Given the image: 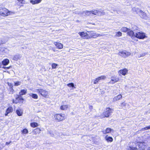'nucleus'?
I'll use <instances>...</instances> for the list:
<instances>
[{
	"label": "nucleus",
	"mask_w": 150,
	"mask_h": 150,
	"mask_svg": "<svg viewBox=\"0 0 150 150\" xmlns=\"http://www.w3.org/2000/svg\"><path fill=\"white\" fill-rule=\"evenodd\" d=\"M41 130L39 128H37L36 129H35L33 131V134H35L36 135L37 134H39Z\"/></svg>",
	"instance_id": "obj_18"
},
{
	"label": "nucleus",
	"mask_w": 150,
	"mask_h": 150,
	"mask_svg": "<svg viewBox=\"0 0 150 150\" xmlns=\"http://www.w3.org/2000/svg\"><path fill=\"white\" fill-rule=\"evenodd\" d=\"M129 29V28L126 27H122L120 29V30L123 32H126L128 31Z\"/></svg>",
	"instance_id": "obj_30"
},
{
	"label": "nucleus",
	"mask_w": 150,
	"mask_h": 150,
	"mask_svg": "<svg viewBox=\"0 0 150 150\" xmlns=\"http://www.w3.org/2000/svg\"><path fill=\"white\" fill-rule=\"evenodd\" d=\"M105 138L106 140L108 142H112L113 141V139L112 137H110L108 136L107 135L105 137Z\"/></svg>",
	"instance_id": "obj_23"
},
{
	"label": "nucleus",
	"mask_w": 150,
	"mask_h": 150,
	"mask_svg": "<svg viewBox=\"0 0 150 150\" xmlns=\"http://www.w3.org/2000/svg\"><path fill=\"white\" fill-rule=\"evenodd\" d=\"M22 132L23 134H27L28 133V130L27 129H25L22 131Z\"/></svg>",
	"instance_id": "obj_37"
},
{
	"label": "nucleus",
	"mask_w": 150,
	"mask_h": 150,
	"mask_svg": "<svg viewBox=\"0 0 150 150\" xmlns=\"http://www.w3.org/2000/svg\"><path fill=\"white\" fill-rule=\"evenodd\" d=\"M42 0H30V2L33 5L38 4L41 2Z\"/></svg>",
	"instance_id": "obj_16"
},
{
	"label": "nucleus",
	"mask_w": 150,
	"mask_h": 150,
	"mask_svg": "<svg viewBox=\"0 0 150 150\" xmlns=\"http://www.w3.org/2000/svg\"><path fill=\"white\" fill-rule=\"evenodd\" d=\"M16 112L18 116H21L23 115V110L21 109H19L16 110Z\"/></svg>",
	"instance_id": "obj_13"
},
{
	"label": "nucleus",
	"mask_w": 150,
	"mask_h": 150,
	"mask_svg": "<svg viewBox=\"0 0 150 150\" xmlns=\"http://www.w3.org/2000/svg\"><path fill=\"white\" fill-rule=\"evenodd\" d=\"M18 1L20 2L22 4H25V1L24 0H17Z\"/></svg>",
	"instance_id": "obj_41"
},
{
	"label": "nucleus",
	"mask_w": 150,
	"mask_h": 150,
	"mask_svg": "<svg viewBox=\"0 0 150 150\" xmlns=\"http://www.w3.org/2000/svg\"><path fill=\"white\" fill-rule=\"evenodd\" d=\"M90 108L91 109H92V106H90Z\"/></svg>",
	"instance_id": "obj_50"
},
{
	"label": "nucleus",
	"mask_w": 150,
	"mask_h": 150,
	"mask_svg": "<svg viewBox=\"0 0 150 150\" xmlns=\"http://www.w3.org/2000/svg\"><path fill=\"white\" fill-rule=\"evenodd\" d=\"M123 53H124V57H128L131 54L130 52H127L125 50L124 51V52Z\"/></svg>",
	"instance_id": "obj_29"
},
{
	"label": "nucleus",
	"mask_w": 150,
	"mask_h": 150,
	"mask_svg": "<svg viewBox=\"0 0 150 150\" xmlns=\"http://www.w3.org/2000/svg\"><path fill=\"white\" fill-rule=\"evenodd\" d=\"M11 141H10L9 142H6V145H8L10 144L11 143Z\"/></svg>",
	"instance_id": "obj_49"
},
{
	"label": "nucleus",
	"mask_w": 150,
	"mask_h": 150,
	"mask_svg": "<svg viewBox=\"0 0 150 150\" xmlns=\"http://www.w3.org/2000/svg\"><path fill=\"white\" fill-rule=\"evenodd\" d=\"M136 33L135 31H133L129 29L128 30L127 34L132 38L135 37V33Z\"/></svg>",
	"instance_id": "obj_9"
},
{
	"label": "nucleus",
	"mask_w": 150,
	"mask_h": 150,
	"mask_svg": "<svg viewBox=\"0 0 150 150\" xmlns=\"http://www.w3.org/2000/svg\"><path fill=\"white\" fill-rule=\"evenodd\" d=\"M113 111V110L110 108H107L105 111L104 112L103 114L105 117H108L110 115H111Z\"/></svg>",
	"instance_id": "obj_5"
},
{
	"label": "nucleus",
	"mask_w": 150,
	"mask_h": 150,
	"mask_svg": "<svg viewBox=\"0 0 150 150\" xmlns=\"http://www.w3.org/2000/svg\"><path fill=\"white\" fill-rule=\"evenodd\" d=\"M135 37L139 39H144L147 38L145 33L142 32H137L135 33Z\"/></svg>",
	"instance_id": "obj_3"
},
{
	"label": "nucleus",
	"mask_w": 150,
	"mask_h": 150,
	"mask_svg": "<svg viewBox=\"0 0 150 150\" xmlns=\"http://www.w3.org/2000/svg\"><path fill=\"white\" fill-rule=\"evenodd\" d=\"M128 150H137L136 148L129 146L128 149Z\"/></svg>",
	"instance_id": "obj_36"
},
{
	"label": "nucleus",
	"mask_w": 150,
	"mask_h": 150,
	"mask_svg": "<svg viewBox=\"0 0 150 150\" xmlns=\"http://www.w3.org/2000/svg\"><path fill=\"white\" fill-rule=\"evenodd\" d=\"M132 10L133 11H135V12H136L137 13H139L140 16L141 18L145 19H147V17L146 14L138 8H133Z\"/></svg>",
	"instance_id": "obj_2"
},
{
	"label": "nucleus",
	"mask_w": 150,
	"mask_h": 150,
	"mask_svg": "<svg viewBox=\"0 0 150 150\" xmlns=\"http://www.w3.org/2000/svg\"><path fill=\"white\" fill-rule=\"evenodd\" d=\"M126 105V103L124 102H123L121 104V107H123L125 106Z\"/></svg>",
	"instance_id": "obj_45"
},
{
	"label": "nucleus",
	"mask_w": 150,
	"mask_h": 150,
	"mask_svg": "<svg viewBox=\"0 0 150 150\" xmlns=\"http://www.w3.org/2000/svg\"><path fill=\"white\" fill-rule=\"evenodd\" d=\"M91 11L92 14L96 16H101L105 14V12L101 9L98 10H94Z\"/></svg>",
	"instance_id": "obj_4"
},
{
	"label": "nucleus",
	"mask_w": 150,
	"mask_h": 150,
	"mask_svg": "<svg viewBox=\"0 0 150 150\" xmlns=\"http://www.w3.org/2000/svg\"><path fill=\"white\" fill-rule=\"evenodd\" d=\"M21 82L19 81L14 82V86H18L20 85Z\"/></svg>",
	"instance_id": "obj_38"
},
{
	"label": "nucleus",
	"mask_w": 150,
	"mask_h": 150,
	"mask_svg": "<svg viewBox=\"0 0 150 150\" xmlns=\"http://www.w3.org/2000/svg\"><path fill=\"white\" fill-rule=\"evenodd\" d=\"M11 67V66L10 67H6L4 66L2 67V68L3 69H10V68Z\"/></svg>",
	"instance_id": "obj_46"
},
{
	"label": "nucleus",
	"mask_w": 150,
	"mask_h": 150,
	"mask_svg": "<svg viewBox=\"0 0 150 150\" xmlns=\"http://www.w3.org/2000/svg\"><path fill=\"white\" fill-rule=\"evenodd\" d=\"M50 134V135L52 136L53 137L54 136V134L52 133V132L51 131H49L48 132Z\"/></svg>",
	"instance_id": "obj_47"
},
{
	"label": "nucleus",
	"mask_w": 150,
	"mask_h": 150,
	"mask_svg": "<svg viewBox=\"0 0 150 150\" xmlns=\"http://www.w3.org/2000/svg\"><path fill=\"white\" fill-rule=\"evenodd\" d=\"M79 34L81 37H86L88 36V34L86 33H84V32H79Z\"/></svg>",
	"instance_id": "obj_25"
},
{
	"label": "nucleus",
	"mask_w": 150,
	"mask_h": 150,
	"mask_svg": "<svg viewBox=\"0 0 150 150\" xmlns=\"http://www.w3.org/2000/svg\"><path fill=\"white\" fill-rule=\"evenodd\" d=\"M8 84L10 88V91H11L13 92V84L11 83L8 82Z\"/></svg>",
	"instance_id": "obj_27"
},
{
	"label": "nucleus",
	"mask_w": 150,
	"mask_h": 150,
	"mask_svg": "<svg viewBox=\"0 0 150 150\" xmlns=\"http://www.w3.org/2000/svg\"><path fill=\"white\" fill-rule=\"evenodd\" d=\"M54 117L55 119L59 121L63 120L65 119L64 114H56L55 115Z\"/></svg>",
	"instance_id": "obj_6"
},
{
	"label": "nucleus",
	"mask_w": 150,
	"mask_h": 150,
	"mask_svg": "<svg viewBox=\"0 0 150 150\" xmlns=\"http://www.w3.org/2000/svg\"><path fill=\"white\" fill-rule=\"evenodd\" d=\"M13 109L12 107H9L6 111L5 115L7 116L8 113L12 112H13Z\"/></svg>",
	"instance_id": "obj_12"
},
{
	"label": "nucleus",
	"mask_w": 150,
	"mask_h": 150,
	"mask_svg": "<svg viewBox=\"0 0 150 150\" xmlns=\"http://www.w3.org/2000/svg\"><path fill=\"white\" fill-rule=\"evenodd\" d=\"M68 108V106L67 105H63L60 107V109L62 110H64Z\"/></svg>",
	"instance_id": "obj_32"
},
{
	"label": "nucleus",
	"mask_w": 150,
	"mask_h": 150,
	"mask_svg": "<svg viewBox=\"0 0 150 150\" xmlns=\"http://www.w3.org/2000/svg\"><path fill=\"white\" fill-rule=\"evenodd\" d=\"M54 44L56 47L59 49H62L63 47V45L62 44L57 42H55L54 43Z\"/></svg>",
	"instance_id": "obj_15"
},
{
	"label": "nucleus",
	"mask_w": 150,
	"mask_h": 150,
	"mask_svg": "<svg viewBox=\"0 0 150 150\" xmlns=\"http://www.w3.org/2000/svg\"><path fill=\"white\" fill-rule=\"evenodd\" d=\"M13 103H14V100H13Z\"/></svg>",
	"instance_id": "obj_52"
},
{
	"label": "nucleus",
	"mask_w": 150,
	"mask_h": 150,
	"mask_svg": "<svg viewBox=\"0 0 150 150\" xmlns=\"http://www.w3.org/2000/svg\"><path fill=\"white\" fill-rule=\"evenodd\" d=\"M1 63H0V69L2 67H1Z\"/></svg>",
	"instance_id": "obj_51"
},
{
	"label": "nucleus",
	"mask_w": 150,
	"mask_h": 150,
	"mask_svg": "<svg viewBox=\"0 0 150 150\" xmlns=\"http://www.w3.org/2000/svg\"><path fill=\"white\" fill-rule=\"evenodd\" d=\"M119 80V79L118 78H113L111 79L110 83H111L113 84L115 82L118 81Z\"/></svg>",
	"instance_id": "obj_20"
},
{
	"label": "nucleus",
	"mask_w": 150,
	"mask_h": 150,
	"mask_svg": "<svg viewBox=\"0 0 150 150\" xmlns=\"http://www.w3.org/2000/svg\"><path fill=\"white\" fill-rule=\"evenodd\" d=\"M72 96H74V97L76 96H77V95H76V94L75 93H73L71 94L70 95H69L68 96V97L69 98L70 97H71Z\"/></svg>",
	"instance_id": "obj_42"
},
{
	"label": "nucleus",
	"mask_w": 150,
	"mask_h": 150,
	"mask_svg": "<svg viewBox=\"0 0 150 150\" xmlns=\"http://www.w3.org/2000/svg\"><path fill=\"white\" fill-rule=\"evenodd\" d=\"M148 150H150V149H148Z\"/></svg>",
	"instance_id": "obj_53"
},
{
	"label": "nucleus",
	"mask_w": 150,
	"mask_h": 150,
	"mask_svg": "<svg viewBox=\"0 0 150 150\" xmlns=\"http://www.w3.org/2000/svg\"><path fill=\"white\" fill-rule=\"evenodd\" d=\"M88 35H89V37L93 38H95L98 36H100V34L96 33L93 32H88Z\"/></svg>",
	"instance_id": "obj_10"
},
{
	"label": "nucleus",
	"mask_w": 150,
	"mask_h": 150,
	"mask_svg": "<svg viewBox=\"0 0 150 150\" xmlns=\"http://www.w3.org/2000/svg\"><path fill=\"white\" fill-rule=\"evenodd\" d=\"M115 37H120L122 36V33L120 32H118L116 33Z\"/></svg>",
	"instance_id": "obj_33"
},
{
	"label": "nucleus",
	"mask_w": 150,
	"mask_h": 150,
	"mask_svg": "<svg viewBox=\"0 0 150 150\" xmlns=\"http://www.w3.org/2000/svg\"><path fill=\"white\" fill-rule=\"evenodd\" d=\"M57 66V64L55 63H53L52 64V69H55Z\"/></svg>",
	"instance_id": "obj_39"
},
{
	"label": "nucleus",
	"mask_w": 150,
	"mask_h": 150,
	"mask_svg": "<svg viewBox=\"0 0 150 150\" xmlns=\"http://www.w3.org/2000/svg\"><path fill=\"white\" fill-rule=\"evenodd\" d=\"M14 12L9 11L8 9L4 7H1L0 8V14L1 15L5 16L10 15L14 14Z\"/></svg>",
	"instance_id": "obj_1"
},
{
	"label": "nucleus",
	"mask_w": 150,
	"mask_h": 150,
	"mask_svg": "<svg viewBox=\"0 0 150 150\" xmlns=\"http://www.w3.org/2000/svg\"><path fill=\"white\" fill-rule=\"evenodd\" d=\"M122 98V96L120 94H119L117 96L115 97L113 99V100L114 101L118 100Z\"/></svg>",
	"instance_id": "obj_22"
},
{
	"label": "nucleus",
	"mask_w": 150,
	"mask_h": 150,
	"mask_svg": "<svg viewBox=\"0 0 150 150\" xmlns=\"http://www.w3.org/2000/svg\"><path fill=\"white\" fill-rule=\"evenodd\" d=\"M112 130V129L110 128H108L106 129V130L105 131H103V134H106V133H108L110 132Z\"/></svg>",
	"instance_id": "obj_26"
},
{
	"label": "nucleus",
	"mask_w": 150,
	"mask_h": 150,
	"mask_svg": "<svg viewBox=\"0 0 150 150\" xmlns=\"http://www.w3.org/2000/svg\"><path fill=\"white\" fill-rule=\"evenodd\" d=\"M29 95L30 96L32 97L33 98L37 99L38 98V96L36 94L30 93Z\"/></svg>",
	"instance_id": "obj_21"
},
{
	"label": "nucleus",
	"mask_w": 150,
	"mask_h": 150,
	"mask_svg": "<svg viewBox=\"0 0 150 150\" xmlns=\"http://www.w3.org/2000/svg\"><path fill=\"white\" fill-rule=\"evenodd\" d=\"M83 13H84L86 15L88 16L90 14H91L92 13V11H84L83 12V13H82V14H83Z\"/></svg>",
	"instance_id": "obj_31"
},
{
	"label": "nucleus",
	"mask_w": 150,
	"mask_h": 150,
	"mask_svg": "<svg viewBox=\"0 0 150 150\" xmlns=\"http://www.w3.org/2000/svg\"><path fill=\"white\" fill-rule=\"evenodd\" d=\"M16 98V100L21 102H23V99L22 98V96H21L19 94V95H17Z\"/></svg>",
	"instance_id": "obj_17"
},
{
	"label": "nucleus",
	"mask_w": 150,
	"mask_h": 150,
	"mask_svg": "<svg viewBox=\"0 0 150 150\" xmlns=\"http://www.w3.org/2000/svg\"><path fill=\"white\" fill-rule=\"evenodd\" d=\"M149 129H150V125L148 127L142 128L143 130H146Z\"/></svg>",
	"instance_id": "obj_43"
},
{
	"label": "nucleus",
	"mask_w": 150,
	"mask_h": 150,
	"mask_svg": "<svg viewBox=\"0 0 150 150\" xmlns=\"http://www.w3.org/2000/svg\"><path fill=\"white\" fill-rule=\"evenodd\" d=\"M27 93L26 89H23L21 90L19 93V94L21 96H22L25 95Z\"/></svg>",
	"instance_id": "obj_24"
},
{
	"label": "nucleus",
	"mask_w": 150,
	"mask_h": 150,
	"mask_svg": "<svg viewBox=\"0 0 150 150\" xmlns=\"http://www.w3.org/2000/svg\"><path fill=\"white\" fill-rule=\"evenodd\" d=\"M67 86L69 87H74L75 88H76V87H74V83H70L67 84Z\"/></svg>",
	"instance_id": "obj_35"
},
{
	"label": "nucleus",
	"mask_w": 150,
	"mask_h": 150,
	"mask_svg": "<svg viewBox=\"0 0 150 150\" xmlns=\"http://www.w3.org/2000/svg\"><path fill=\"white\" fill-rule=\"evenodd\" d=\"M9 62V59H4L2 62V64L3 65L6 66L7 65Z\"/></svg>",
	"instance_id": "obj_19"
},
{
	"label": "nucleus",
	"mask_w": 150,
	"mask_h": 150,
	"mask_svg": "<svg viewBox=\"0 0 150 150\" xmlns=\"http://www.w3.org/2000/svg\"><path fill=\"white\" fill-rule=\"evenodd\" d=\"M21 57V56L20 54H17L12 56L11 58L13 60L17 61L20 59Z\"/></svg>",
	"instance_id": "obj_11"
},
{
	"label": "nucleus",
	"mask_w": 150,
	"mask_h": 150,
	"mask_svg": "<svg viewBox=\"0 0 150 150\" xmlns=\"http://www.w3.org/2000/svg\"><path fill=\"white\" fill-rule=\"evenodd\" d=\"M124 52V51H120L119 52L118 54L121 56L122 57H124V53H123Z\"/></svg>",
	"instance_id": "obj_34"
},
{
	"label": "nucleus",
	"mask_w": 150,
	"mask_h": 150,
	"mask_svg": "<svg viewBox=\"0 0 150 150\" xmlns=\"http://www.w3.org/2000/svg\"><path fill=\"white\" fill-rule=\"evenodd\" d=\"M145 55H146V54L145 53L142 54H141L140 56L138 57L139 58L141 57H144V56H145Z\"/></svg>",
	"instance_id": "obj_48"
},
{
	"label": "nucleus",
	"mask_w": 150,
	"mask_h": 150,
	"mask_svg": "<svg viewBox=\"0 0 150 150\" xmlns=\"http://www.w3.org/2000/svg\"><path fill=\"white\" fill-rule=\"evenodd\" d=\"M99 80L98 79V78L96 79L94 81V84H96L97 83H98L99 81Z\"/></svg>",
	"instance_id": "obj_44"
},
{
	"label": "nucleus",
	"mask_w": 150,
	"mask_h": 150,
	"mask_svg": "<svg viewBox=\"0 0 150 150\" xmlns=\"http://www.w3.org/2000/svg\"><path fill=\"white\" fill-rule=\"evenodd\" d=\"M105 78V76H101L99 77H98V79H99V80H100L101 79H104Z\"/></svg>",
	"instance_id": "obj_40"
},
{
	"label": "nucleus",
	"mask_w": 150,
	"mask_h": 150,
	"mask_svg": "<svg viewBox=\"0 0 150 150\" xmlns=\"http://www.w3.org/2000/svg\"><path fill=\"white\" fill-rule=\"evenodd\" d=\"M30 126L32 127H35L38 126V124L35 122H32L30 123Z\"/></svg>",
	"instance_id": "obj_28"
},
{
	"label": "nucleus",
	"mask_w": 150,
	"mask_h": 150,
	"mask_svg": "<svg viewBox=\"0 0 150 150\" xmlns=\"http://www.w3.org/2000/svg\"><path fill=\"white\" fill-rule=\"evenodd\" d=\"M37 92L45 97H46L48 94L47 91L41 89H39L37 90Z\"/></svg>",
	"instance_id": "obj_7"
},
{
	"label": "nucleus",
	"mask_w": 150,
	"mask_h": 150,
	"mask_svg": "<svg viewBox=\"0 0 150 150\" xmlns=\"http://www.w3.org/2000/svg\"><path fill=\"white\" fill-rule=\"evenodd\" d=\"M137 145L140 149L144 150L146 147V144L144 142H139L137 143Z\"/></svg>",
	"instance_id": "obj_8"
},
{
	"label": "nucleus",
	"mask_w": 150,
	"mask_h": 150,
	"mask_svg": "<svg viewBox=\"0 0 150 150\" xmlns=\"http://www.w3.org/2000/svg\"><path fill=\"white\" fill-rule=\"evenodd\" d=\"M128 70L126 69H125L122 70H121L119 71V73L123 75H125L127 73Z\"/></svg>",
	"instance_id": "obj_14"
}]
</instances>
